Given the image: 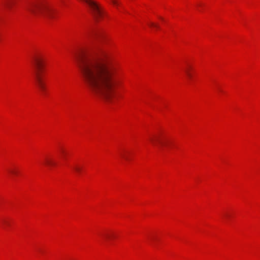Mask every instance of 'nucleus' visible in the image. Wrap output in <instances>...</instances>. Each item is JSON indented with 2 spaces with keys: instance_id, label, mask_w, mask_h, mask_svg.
<instances>
[{
  "instance_id": "423d86ee",
  "label": "nucleus",
  "mask_w": 260,
  "mask_h": 260,
  "mask_svg": "<svg viewBox=\"0 0 260 260\" xmlns=\"http://www.w3.org/2000/svg\"><path fill=\"white\" fill-rule=\"evenodd\" d=\"M92 37L94 39L100 41L103 37V34L100 31H96L93 33Z\"/></svg>"
},
{
  "instance_id": "f257e3e1",
  "label": "nucleus",
  "mask_w": 260,
  "mask_h": 260,
  "mask_svg": "<svg viewBox=\"0 0 260 260\" xmlns=\"http://www.w3.org/2000/svg\"><path fill=\"white\" fill-rule=\"evenodd\" d=\"M78 66L90 90L95 95L111 101L115 88L120 84L119 67L111 53L100 49L96 54L80 59Z\"/></svg>"
},
{
  "instance_id": "2eb2a0df",
  "label": "nucleus",
  "mask_w": 260,
  "mask_h": 260,
  "mask_svg": "<svg viewBox=\"0 0 260 260\" xmlns=\"http://www.w3.org/2000/svg\"><path fill=\"white\" fill-rule=\"evenodd\" d=\"M3 222H4L5 224H7V221H6V220H4V221H3Z\"/></svg>"
},
{
  "instance_id": "20e7f679",
  "label": "nucleus",
  "mask_w": 260,
  "mask_h": 260,
  "mask_svg": "<svg viewBox=\"0 0 260 260\" xmlns=\"http://www.w3.org/2000/svg\"><path fill=\"white\" fill-rule=\"evenodd\" d=\"M151 143L154 146L162 147L166 145L167 142L160 135H154L149 138Z\"/></svg>"
},
{
  "instance_id": "f03ea898",
  "label": "nucleus",
  "mask_w": 260,
  "mask_h": 260,
  "mask_svg": "<svg viewBox=\"0 0 260 260\" xmlns=\"http://www.w3.org/2000/svg\"><path fill=\"white\" fill-rule=\"evenodd\" d=\"M28 10L35 18L37 19H51L53 17L54 13V10L51 6L42 2L31 4L28 7Z\"/></svg>"
},
{
  "instance_id": "1a4fd4ad",
  "label": "nucleus",
  "mask_w": 260,
  "mask_h": 260,
  "mask_svg": "<svg viewBox=\"0 0 260 260\" xmlns=\"http://www.w3.org/2000/svg\"><path fill=\"white\" fill-rule=\"evenodd\" d=\"M149 25L150 26V27H154V28H159V26L156 24H155L153 22H150L149 23Z\"/></svg>"
},
{
  "instance_id": "4468645a",
  "label": "nucleus",
  "mask_w": 260,
  "mask_h": 260,
  "mask_svg": "<svg viewBox=\"0 0 260 260\" xmlns=\"http://www.w3.org/2000/svg\"><path fill=\"white\" fill-rule=\"evenodd\" d=\"M10 172L13 174H16V172L14 170H10Z\"/></svg>"
},
{
  "instance_id": "39448f33",
  "label": "nucleus",
  "mask_w": 260,
  "mask_h": 260,
  "mask_svg": "<svg viewBox=\"0 0 260 260\" xmlns=\"http://www.w3.org/2000/svg\"><path fill=\"white\" fill-rule=\"evenodd\" d=\"M191 67L188 66L184 69L185 73L189 79H191L192 78V74L191 73Z\"/></svg>"
},
{
  "instance_id": "7ed1b4c3",
  "label": "nucleus",
  "mask_w": 260,
  "mask_h": 260,
  "mask_svg": "<svg viewBox=\"0 0 260 260\" xmlns=\"http://www.w3.org/2000/svg\"><path fill=\"white\" fill-rule=\"evenodd\" d=\"M33 64L35 67L34 76L36 84L40 91L45 93L46 88L45 83L42 76L43 67V60L39 56H36L33 59Z\"/></svg>"
},
{
  "instance_id": "f8f14e48",
  "label": "nucleus",
  "mask_w": 260,
  "mask_h": 260,
  "mask_svg": "<svg viewBox=\"0 0 260 260\" xmlns=\"http://www.w3.org/2000/svg\"><path fill=\"white\" fill-rule=\"evenodd\" d=\"M60 152L62 154H65V153H66L65 151L63 149H62V148H60Z\"/></svg>"
},
{
  "instance_id": "ddd939ff",
  "label": "nucleus",
  "mask_w": 260,
  "mask_h": 260,
  "mask_svg": "<svg viewBox=\"0 0 260 260\" xmlns=\"http://www.w3.org/2000/svg\"><path fill=\"white\" fill-rule=\"evenodd\" d=\"M121 156L124 158V159H125L126 160H127L128 159V157L124 154H121Z\"/></svg>"
},
{
  "instance_id": "0eeeda50",
  "label": "nucleus",
  "mask_w": 260,
  "mask_h": 260,
  "mask_svg": "<svg viewBox=\"0 0 260 260\" xmlns=\"http://www.w3.org/2000/svg\"><path fill=\"white\" fill-rule=\"evenodd\" d=\"M14 2V0H5L4 2V5L5 6L8 8H10L13 4Z\"/></svg>"
},
{
  "instance_id": "9b49d317",
  "label": "nucleus",
  "mask_w": 260,
  "mask_h": 260,
  "mask_svg": "<svg viewBox=\"0 0 260 260\" xmlns=\"http://www.w3.org/2000/svg\"><path fill=\"white\" fill-rule=\"evenodd\" d=\"M74 169L78 173H80L81 172V168L78 167H75L74 168Z\"/></svg>"
},
{
  "instance_id": "6e6552de",
  "label": "nucleus",
  "mask_w": 260,
  "mask_h": 260,
  "mask_svg": "<svg viewBox=\"0 0 260 260\" xmlns=\"http://www.w3.org/2000/svg\"><path fill=\"white\" fill-rule=\"evenodd\" d=\"M45 164L48 166H54L55 165V163L50 158H46L45 160Z\"/></svg>"
},
{
  "instance_id": "dca6fc26",
  "label": "nucleus",
  "mask_w": 260,
  "mask_h": 260,
  "mask_svg": "<svg viewBox=\"0 0 260 260\" xmlns=\"http://www.w3.org/2000/svg\"><path fill=\"white\" fill-rule=\"evenodd\" d=\"M106 237L107 238H109V237H110V236L107 235H106Z\"/></svg>"
},
{
  "instance_id": "9d476101",
  "label": "nucleus",
  "mask_w": 260,
  "mask_h": 260,
  "mask_svg": "<svg viewBox=\"0 0 260 260\" xmlns=\"http://www.w3.org/2000/svg\"><path fill=\"white\" fill-rule=\"evenodd\" d=\"M111 3L116 7H118L119 5V3L116 0H111Z\"/></svg>"
}]
</instances>
